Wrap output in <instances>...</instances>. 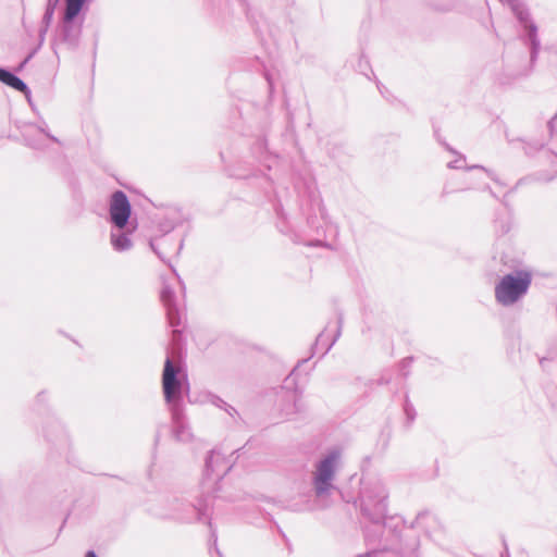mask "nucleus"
Returning a JSON list of instances; mask_svg holds the SVG:
<instances>
[{"label":"nucleus","instance_id":"a211bd4d","mask_svg":"<svg viewBox=\"0 0 557 557\" xmlns=\"http://www.w3.org/2000/svg\"><path fill=\"white\" fill-rule=\"evenodd\" d=\"M449 168H455V169H458L460 168L461 165L457 164V163H449L448 164Z\"/></svg>","mask_w":557,"mask_h":557},{"label":"nucleus","instance_id":"0eeeda50","mask_svg":"<svg viewBox=\"0 0 557 557\" xmlns=\"http://www.w3.org/2000/svg\"><path fill=\"white\" fill-rule=\"evenodd\" d=\"M23 134H24L26 140L28 141V144L32 146H39L47 138H50L52 140L57 141V139L54 137H52L46 129H44L39 126H36L34 124L26 125L24 127Z\"/></svg>","mask_w":557,"mask_h":557},{"label":"nucleus","instance_id":"dca6fc26","mask_svg":"<svg viewBox=\"0 0 557 557\" xmlns=\"http://www.w3.org/2000/svg\"><path fill=\"white\" fill-rule=\"evenodd\" d=\"M86 557H98L94 550H88Z\"/></svg>","mask_w":557,"mask_h":557},{"label":"nucleus","instance_id":"9d476101","mask_svg":"<svg viewBox=\"0 0 557 557\" xmlns=\"http://www.w3.org/2000/svg\"><path fill=\"white\" fill-rule=\"evenodd\" d=\"M161 299H162L164 306L168 308V314H169L171 321H173V313H174V311H176V308H175V305L173 301V292L170 289V287H168V286L163 287V289L161 292Z\"/></svg>","mask_w":557,"mask_h":557},{"label":"nucleus","instance_id":"20e7f679","mask_svg":"<svg viewBox=\"0 0 557 557\" xmlns=\"http://www.w3.org/2000/svg\"><path fill=\"white\" fill-rule=\"evenodd\" d=\"M132 213V207L126 195L117 190L113 193L110 200L109 214L110 221L115 228L126 227Z\"/></svg>","mask_w":557,"mask_h":557},{"label":"nucleus","instance_id":"6e6552de","mask_svg":"<svg viewBox=\"0 0 557 557\" xmlns=\"http://www.w3.org/2000/svg\"><path fill=\"white\" fill-rule=\"evenodd\" d=\"M385 499L386 494L383 490L381 491L380 497L376 502H373L370 496H367L363 507L364 512L371 515V508L374 507L376 519H381L386 512Z\"/></svg>","mask_w":557,"mask_h":557},{"label":"nucleus","instance_id":"423d86ee","mask_svg":"<svg viewBox=\"0 0 557 557\" xmlns=\"http://www.w3.org/2000/svg\"><path fill=\"white\" fill-rule=\"evenodd\" d=\"M136 226L132 228V231L123 232L120 228L112 230L110 233V243L115 251L123 252L127 251L132 248L133 242L131 238L132 233L135 231Z\"/></svg>","mask_w":557,"mask_h":557},{"label":"nucleus","instance_id":"2eb2a0df","mask_svg":"<svg viewBox=\"0 0 557 557\" xmlns=\"http://www.w3.org/2000/svg\"><path fill=\"white\" fill-rule=\"evenodd\" d=\"M58 1L59 0H49V2L52 3V7H54L58 3ZM52 14H53V8L48 9L46 14H45L46 20L50 21L51 17H52Z\"/></svg>","mask_w":557,"mask_h":557},{"label":"nucleus","instance_id":"1a4fd4ad","mask_svg":"<svg viewBox=\"0 0 557 557\" xmlns=\"http://www.w3.org/2000/svg\"><path fill=\"white\" fill-rule=\"evenodd\" d=\"M87 1L88 0H65L64 22L70 23L74 21Z\"/></svg>","mask_w":557,"mask_h":557},{"label":"nucleus","instance_id":"ddd939ff","mask_svg":"<svg viewBox=\"0 0 557 557\" xmlns=\"http://www.w3.org/2000/svg\"><path fill=\"white\" fill-rule=\"evenodd\" d=\"M12 75L13 74L11 72L0 67V82L3 84L7 85Z\"/></svg>","mask_w":557,"mask_h":557},{"label":"nucleus","instance_id":"9b49d317","mask_svg":"<svg viewBox=\"0 0 557 557\" xmlns=\"http://www.w3.org/2000/svg\"><path fill=\"white\" fill-rule=\"evenodd\" d=\"M7 86H10L18 91L27 92L28 88L26 84L16 75H12L11 78L8 81Z\"/></svg>","mask_w":557,"mask_h":557},{"label":"nucleus","instance_id":"7ed1b4c3","mask_svg":"<svg viewBox=\"0 0 557 557\" xmlns=\"http://www.w3.org/2000/svg\"><path fill=\"white\" fill-rule=\"evenodd\" d=\"M163 392L166 403H173L180 395L184 385H187L186 375L180 374L170 358L165 360L163 370Z\"/></svg>","mask_w":557,"mask_h":557},{"label":"nucleus","instance_id":"39448f33","mask_svg":"<svg viewBox=\"0 0 557 557\" xmlns=\"http://www.w3.org/2000/svg\"><path fill=\"white\" fill-rule=\"evenodd\" d=\"M231 469L230 461L224 455L218 451H212L206 460V480L219 481Z\"/></svg>","mask_w":557,"mask_h":557},{"label":"nucleus","instance_id":"4468645a","mask_svg":"<svg viewBox=\"0 0 557 557\" xmlns=\"http://www.w3.org/2000/svg\"><path fill=\"white\" fill-rule=\"evenodd\" d=\"M12 75L13 74L11 72L0 67V82L3 84L7 85Z\"/></svg>","mask_w":557,"mask_h":557},{"label":"nucleus","instance_id":"f257e3e1","mask_svg":"<svg viewBox=\"0 0 557 557\" xmlns=\"http://www.w3.org/2000/svg\"><path fill=\"white\" fill-rule=\"evenodd\" d=\"M531 284V274L525 271L510 273L495 286V298L503 306H511L521 299Z\"/></svg>","mask_w":557,"mask_h":557},{"label":"nucleus","instance_id":"f03ea898","mask_svg":"<svg viewBox=\"0 0 557 557\" xmlns=\"http://www.w3.org/2000/svg\"><path fill=\"white\" fill-rule=\"evenodd\" d=\"M341 460V451L332 450L318 465L313 475V485L318 495L327 493L332 487L337 465Z\"/></svg>","mask_w":557,"mask_h":557},{"label":"nucleus","instance_id":"f8f14e48","mask_svg":"<svg viewBox=\"0 0 557 557\" xmlns=\"http://www.w3.org/2000/svg\"><path fill=\"white\" fill-rule=\"evenodd\" d=\"M12 75L13 74L11 72L0 67V82L3 84L7 85Z\"/></svg>","mask_w":557,"mask_h":557},{"label":"nucleus","instance_id":"f3484780","mask_svg":"<svg viewBox=\"0 0 557 557\" xmlns=\"http://www.w3.org/2000/svg\"><path fill=\"white\" fill-rule=\"evenodd\" d=\"M555 125H557V113H556V116L550 122V127L553 128Z\"/></svg>","mask_w":557,"mask_h":557}]
</instances>
